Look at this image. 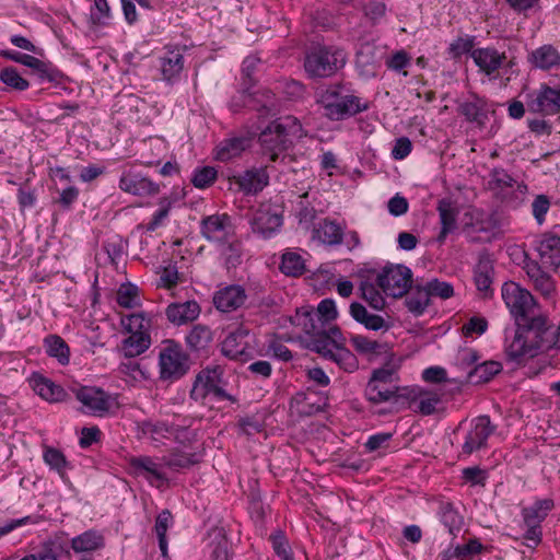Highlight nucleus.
Listing matches in <instances>:
<instances>
[{
    "label": "nucleus",
    "instance_id": "obj_1",
    "mask_svg": "<svg viewBox=\"0 0 560 560\" xmlns=\"http://www.w3.org/2000/svg\"><path fill=\"white\" fill-rule=\"evenodd\" d=\"M302 131L301 122L293 116H284L273 120L259 135L262 153L268 155L271 162H276L278 159L283 162L289 158L284 152L294 139L302 137Z\"/></svg>",
    "mask_w": 560,
    "mask_h": 560
},
{
    "label": "nucleus",
    "instance_id": "obj_2",
    "mask_svg": "<svg viewBox=\"0 0 560 560\" xmlns=\"http://www.w3.org/2000/svg\"><path fill=\"white\" fill-rule=\"evenodd\" d=\"M317 103L323 106L325 116L332 120H341L369 108L368 103H363L360 97L342 94L338 85L318 92Z\"/></svg>",
    "mask_w": 560,
    "mask_h": 560
},
{
    "label": "nucleus",
    "instance_id": "obj_3",
    "mask_svg": "<svg viewBox=\"0 0 560 560\" xmlns=\"http://www.w3.org/2000/svg\"><path fill=\"white\" fill-rule=\"evenodd\" d=\"M516 325L526 337H529V342L537 352L560 349V322L555 326L546 315L533 313Z\"/></svg>",
    "mask_w": 560,
    "mask_h": 560
},
{
    "label": "nucleus",
    "instance_id": "obj_4",
    "mask_svg": "<svg viewBox=\"0 0 560 560\" xmlns=\"http://www.w3.org/2000/svg\"><path fill=\"white\" fill-rule=\"evenodd\" d=\"M347 55L343 49L319 47L306 54L304 69L312 78L332 75L346 63Z\"/></svg>",
    "mask_w": 560,
    "mask_h": 560
},
{
    "label": "nucleus",
    "instance_id": "obj_5",
    "mask_svg": "<svg viewBox=\"0 0 560 560\" xmlns=\"http://www.w3.org/2000/svg\"><path fill=\"white\" fill-rule=\"evenodd\" d=\"M222 375L223 371L220 366L200 371L190 390V398L202 404L210 395L218 399L234 400L224 389Z\"/></svg>",
    "mask_w": 560,
    "mask_h": 560
},
{
    "label": "nucleus",
    "instance_id": "obj_6",
    "mask_svg": "<svg viewBox=\"0 0 560 560\" xmlns=\"http://www.w3.org/2000/svg\"><path fill=\"white\" fill-rule=\"evenodd\" d=\"M75 398L82 404L83 412L96 417L108 416L119 408L115 396L95 386L79 388L75 392Z\"/></svg>",
    "mask_w": 560,
    "mask_h": 560
},
{
    "label": "nucleus",
    "instance_id": "obj_7",
    "mask_svg": "<svg viewBox=\"0 0 560 560\" xmlns=\"http://www.w3.org/2000/svg\"><path fill=\"white\" fill-rule=\"evenodd\" d=\"M501 295L516 324L535 313L536 301L534 296L516 282H505L502 285Z\"/></svg>",
    "mask_w": 560,
    "mask_h": 560
},
{
    "label": "nucleus",
    "instance_id": "obj_8",
    "mask_svg": "<svg viewBox=\"0 0 560 560\" xmlns=\"http://www.w3.org/2000/svg\"><path fill=\"white\" fill-rule=\"evenodd\" d=\"M376 282L385 294L393 298H401L411 288L412 272L406 266L390 265L377 275Z\"/></svg>",
    "mask_w": 560,
    "mask_h": 560
},
{
    "label": "nucleus",
    "instance_id": "obj_9",
    "mask_svg": "<svg viewBox=\"0 0 560 560\" xmlns=\"http://www.w3.org/2000/svg\"><path fill=\"white\" fill-rule=\"evenodd\" d=\"M248 329L238 327L231 331L221 343L222 353L236 361L247 362L254 355Z\"/></svg>",
    "mask_w": 560,
    "mask_h": 560
},
{
    "label": "nucleus",
    "instance_id": "obj_10",
    "mask_svg": "<svg viewBox=\"0 0 560 560\" xmlns=\"http://www.w3.org/2000/svg\"><path fill=\"white\" fill-rule=\"evenodd\" d=\"M526 107L530 113L553 115L560 112V88L541 85L539 90L527 94Z\"/></svg>",
    "mask_w": 560,
    "mask_h": 560
},
{
    "label": "nucleus",
    "instance_id": "obj_11",
    "mask_svg": "<svg viewBox=\"0 0 560 560\" xmlns=\"http://www.w3.org/2000/svg\"><path fill=\"white\" fill-rule=\"evenodd\" d=\"M495 429L497 427L491 423L488 416L475 418L463 444V453L470 455L476 451L485 448L489 436L494 433Z\"/></svg>",
    "mask_w": 560,
    "mask_h": 560
},
{
    "label": "nucleus",
    "instance_id": "obj_12",
    "mask_svg": "<svg viewBox=\"0 0 560 560\" xmlns=\"http://www.w3.org/2000/svg\"><path fill=\"white\" fill-rule=\"evenodd\" d=\"M119 188L138 197L155 196L160 192L159 184L133 170H125L119 179Z\"/></svg>",
    "mask_w": 560,
    "mask_h": 560
},
{
    "label": "nucleus",
    "instance_id": "obj_13",
    "mask_svg": "<svg viewBox=\"0 0 560 560\" xmlns=\"http://www.w3.org/2000/svg\"><path fill=\"white\" fill-rule=\"evenodd\" d=\"M200 233L209 242L224 244L233 236L230 217L212 214L203 218L200 223Z\"/></svg>",
    "mask_w": 560,
    "mask_h": 560
},
{
    "label": "nucleus",
    "instance_id": "obj_14",
    "mask_svg": "<svg viewBox=\"0 0 560 560\" xmlns=\"http://www.w3.org/2000/svg\"><path fill=\"white\" fill-rule=\"evenodd\" d=\"M160 368L162 378H178L187 372V358L178 346L170 345L160 352Z\"/></svg>",
    "mask_w": 560,
    "mask_h": 560
},
{
    "label": "nucleus",
    "instance_id": "obj_15",
    "mask_svg": "<svg viewBox=\"0 0 560 560\" xmlns=\"http://www.w3.org/2000/svg\"><path fill=\"white\" fill-rule=\"evenodd\" d=\"M130 469L136 476L144 477L151 485L161 487L167 481V477L161 470L164 466L161 463H156L150 456H132L128 459Z\"/></svg>",
    "mask_w": 560,
    "mask_h": 560
},
{
    "label": "nucleus",
    "instance_id": "obj_16",
    "mask_svg": "<svg viewBox=\"0 0 560 560\" xmlns=\"http://www.w3.org/2000/svg\"><path fill=\"white\" fill-rule=\"evenodd\" d=\"M255 233L269 237L282 225V217L269 203H262L249 221Z\"/></svg>",
    "mask_w": 560,
    "mask_h": 560
},
{
    "label": "nucleus",
    "instance_id": "obj_17",
    "mask_svg": "<svg viewBox=\"0 0 560 560\" xmlns=\"http://www.w3.org/2000/svg\"><path fill=\"white\" fill-rule=\"evenodd\" d=\"M232 180L245 195H256L268 185L269 176L266 167H253L233 176Z\"/></svg>",
    "mask_w": 560,
    "mask_h": 560
},
{
    "label": "nucleus",
    "instance_id": "obj_18",
    "mask_svg": "<svg viewBox=\"0 0 560 560\" xmlns=\"http://www.w3.org/2000/svg\"><path fill=\"white\" fill-rule=\"evenodd\" d=\"M246 299L247 295L242 285L231 284L215 292L213 303L219 311L228 313L241 307Z\"/></svg>",
    "mask_w": 560,
    "mask_h": 560
},
{
    "label": "nucleus",
    "instance_id": "obj_19",
    "mask_svg": "<svg viewBox=\"0 0 560 560\" xmlns=\"http://www.w3.org/2000/svg\"><path fill=\"white\" fill-rule=\"evenodd\" d=\"M252 140L246 136H233L223 139L214 149V158L228 162L242 155L250 147Z\"/></svg>",
    "mask_w": 560,
    "mask_h": 560
},
{
    "label": "nucleus",
    "instance_id": "obj_20",
    "mask_svg": "<svg viewBox=\"0 0 560 560\" xmlns=\"http://www.w3.org/2000/svg\"><path fill=\"white\" fill-rule=\"evenodd\" d=\"M471 58L480 71L487 75L497 72L506 61L505 52H499L495 48H477L471 51Z\"/></svg>",
    "mask_w": 560,
    "mask_h": 560
},
{
    "label": "nucleus",
    "instance_id": "obj_21",
    "mask_svg": "<svg viewBox=\"0 0 560 560\" xmlns=\"http://www.w3.org/2000/svg\"><path fill=\"white\" fill-rule=\"evenodd\" d=\"M537 250L546 269H557L560 266V236L546 233L542 235Z\"/></svg>",
    "mask_w": 560,
    "mask_h": 560
},
{
    "label": "nucleus",
    "instance_id": "obj_22",
    "mask_svg": "<svg viewBox=\"0 0 560 560\" xmlns=\"http://www.w3.org/2000/svg\"><path fill=\"white\" fill-rule=\"evenodd\" d=\"M438 212L440 215L441 231L436 237L440 244H443L446 236L457 229V217L458 209L455 207L452 200L441 199L438 202Z\"/></svg>",
    "mask_w": 560,
    "mask_h": 560
},
{
    "label": "nucleus",
    "instance_id": "obj_23",
    "mask_svg": "<svg viewBox=\"0 0 560 560\" xmlns=\"http://www.w3.org/2000/svg\"><path fill=\"white\" fill-rule=\"evenodd\" d=\"M139 428L143 436L159 443H161L163 439L180 440L179 432L186 433L185 430H179V425L167 424L161 421H143ZM187 434H185V436Z\"/></svg>",
    "mask_w": 560,
    "mask_h": 560
},
{
    "label": "nucleus",
    "instance_id": "obj_24",
    "mask_svg": "<svg viewBox=\"0 0 560 560\" xmlns=\"http://www.w3.org/2000/svg\"><path fill=\"white\" fill-rule=\"evenodd\" d=\"M508 358L516 363H521L525 358H533L537 354V350L529 342V337L517 327L513 340L505 349Z\"/></svg>",
    "mask_w": 560,
    "mask_h": 560
},
{
    "label": "nucleus",
    "instance_id": "obj_25",
    "mask_svg": "<svg viewBox=\"0 0 560 560\" xmlns=\"http://www.w3.org/2000/svg\"><path fill=\"white\" fill-rule=\"evenodd\" d=\"M200 314V307L196 301L174 303L167 306L166 316L170 322L183 325L195 320Z\"/></svg>",
    "mask_w": 560,
    "mask_h": 560
},
{
    "label": "nucleus",
    "instance_id": "obj_26",
    "mask_svg": "<svg viewBox=\"0 0 560 560\" xmlns=\"http://www.w3.org/2000/svg\"><path fill=\"white\" fill-rule=\"evenodd\" d=\"M30 383L42 398L50 402L61 401L66 395L65 390L40 374H33Z\"/></svg>",
    "mask_w": 560,
    "mask_h": 560
},
{
    "label": "nucleus",
    "instance_id": "obj_27",
    "mask_svg": "<svg viewBox=\"0 0 560 560\" xmlns=\"http://www.w3.org/2000/svg\"><path fill=\"white\" fill-rule=\"evenodd\" d=\"M487 112L486 102L476 95L458 105V113L468 121L476 122L478 126L486 124L488 119Z\"/></svg>",
    "mask_w": 560,
    "mask_h": 560
},
{
    "label": "nucleus",
    "instance_id": "obj_28",
    "mask_svg": "<svg viewBox=\"0 0 560 560\" xmlns=\"http://www.w3.org/2000/svg\"><path fill=\"white\" fill-rule=\"evenodd\" d=\"M184 68V56L179 50L165 51L160 57V69L163 80L172 82L177 79Z\"/></svg>",
    "mask_w": 560,
    "mask_h": 560
},
{
    "label": "nucleus",
    "instance_id": "obj_29",
    "mask_svg": "<svg viewBox=\"0 0 560 560\" xmlns=\"http://www.w3.org/2000/svg\"><path fill=\"white\" fill-rule=\"evenodd\" d=\"M474 280L478 291L485 296L492 294L493 264L488 256H481L474 269Z\"/></svg>",
    "mask_w": 560,
    "mask_h": 560
},
{
    "label": "nucleus",
    "instance_id": "obj_30",
    "mask_svg": "<svg viewBox=\"0 0 560 560\" xmlns=\"http://www.w3.org/2000/svg\"><path fill=\"white\" fill-rule=\"evenodd\" d=\"M343 229L336 221L329 219H324L314 230V236L329 246L340 245L343 242Z\"/></svg>",
    "mask_w": 560,
    "mask_h": 560
},
{
    "label": "nucleus",
    "instance_id": "obj_31",
    "mask_svg": "<svg viewBox=\"0 0 560 560\" xmlns=\"http://www.w3.org/2000/svg\"><path fill=\"white\" fill-rule=\"evenodd\" d=\"M528 61L536 68L549 70L560 66V54L551 45H544L530 52Z\"/></svg>",
    "mask_w": 560,
    "mask_h": 560
},
{
    "label": "nucleus",
    "instance_id": "obj_32",
    "mask_svg": "<svg viewBox=\"0 0 560 560\" xmlns=\"http://www.w3.org/2000/svg\"><path fill=\"white\" fill-rule=\"evenodd\" d=\"M104 546V537L97 530H86L71 539V548L74 552L94 551Z\"/></svg>",
    "mask_w": 560,
    "mask_h": 560
},
{
    "label": "nucleus",
    "instance_id": "obj_33",
    "mask_svg": "<svg viewBox=\"0 0 560 560\" xmlns=\"http://www.w3.org/2000/svg\"><path fill=\"white\" fill-rule=\"evenodd\" d=\"M350 315L362 324L366 329L380 330L385 327V320L381 315L371 314L361 303L352 302L350 305Z\"/></svg>",
    "mask_w": 560,
    "mask_h": 560
},
{
    "label": "nucleus",
    "instance_id": "obj_34",
    "mask_svg": "<svg viewBox=\"0 0 560 560\" xmlns=\"http://www.w3.org/2000/svg\"><path fill=\"white\" fill-rule=\"evenodd\" d=\"M552 509L553 501L551 499H542L536 501L532 506L523 509L522 515L524 524L540 526L548 512Z\"/></svg>",
    "mask_w": 560,
    "mask_h": 560
},
{
    "label": "nucleus",
    "instance_id": "obj_35",
    "mask_svg": "<svg viewBox=\"0 0 560 560\" xmlns=\"http://www.w3.org/2000/svg\"><path fill=\"white\" fill-rule=\"evenodd\" d=\"M46 353L57 359V361L66 365L70 361V348L67 342L58 335H48L44 339Z\"/></svg>",
    "mask_w": 560,
    "mask_h": 560
},
{
    "label": "nucleus",
    "instance_id": "obj_36",
    "mask_svg": "<svg viewBox=\"0 0 560 560\" xmlns=\"http://www.w3.org/2000/svg\"><path fill=\"white\" fill-rule=\"evenodd\" d=\"M150 345V334H129L122 341L121 351L125 357L135 358L145 352Z\"/></svg>",
    "mask_w": 560,
    "mask_h": 560
},
{
    "label": "nucleus",
    "instance_id": "obj_37",
    "mask_svg": "<svg viewBox=\"0 0 560 560\" xmlns=\"http://www.w3.org/2000/svg\"><path fill=\"white\" fill-rule=\"evenodd\" d=\"M401 359H390L382 368L372 372L370 381L395 386L399 380L398 370L400 369Z\"/></svg>",
    "mask_w": 560,
    "mask_h": 560
},
{
    "label": "nucleus",
    "instance_id": "obj_38",
    "mask_svg": "<svg viewBox=\"0 0 560 560\" xmlns=\"http://www.w3.org/2000/svg\"><path fill=\"white\" fill-rule=\"evenodd\" d=\"M200 455L197 453H184L180 451H174L168 455L161 457L162 464L170 469L180 470L189 468L190 466L199 462Z\"/></svg>",
    "mask_w": 560,
    "mask_h": 560
},
{
    "label": "nucleus",
    "instance_id": "obj_39",
    "mask_svg": "<svg viewBox=\"0 0 560 560\" xmlns=\"http://www.w3.org/2000/svg\"><path fill=\"white\" fill-rule=\"evenodd\" d=\"M502 365L495 361H488L476 365L467 374V381L472 384L487 383L500 373Z\"/></svg>",
    "mask_w": 560,
    "mask_h": 560
},
{
    "label": "nucleus",
    "instance_id": "obj_40",
    "mask_svg": "<svg viewBox=\"0 0 560 560\" xmlns=\"http://www.w3.org/2000/svg\"><path fill=\"white\" fill-rule=\"evenodd\" d=\"M393 389L394 386L369 380L364 389V396L372 404L392 401L395 397Z\"/></svg>",
    "mask_w": 560,
    "mask_h": 560
},
{
    "label": "nucleus",
    "instance_id": "obj_41",
    "mask_svg": "<svg viewBox=\"0 0 560 560\" xmlns=\"http://www.w3.org/2000/svg\"><path fill=\"white\" fill-rule=\"evenodd\" d=\"M430 303V296L424 287L416 285L415 290L407 296L405 304L409 312L419 316L424 313Z\"/></svg>",
    "mask_w": 560,
    "mask_h": 560
},
{
    "label": "nucleus",
    "instance_id": "obj_42",
    "mask_svg": "<svg viewBox=\"0 0 560 560\" xmlns=\"http://www.w3.org/2000/svg\"><path fill=\"white\" fill-rule=\"evenodd\" d=\"M329 360L348 373H353L359 368L357 357L342 343L336 347Z\"/></svg>",
    "mask_w": 560,
    "mask_h": 560
},
{
    "label": "nucleus",
    "instance_id": "obj_43",
    "mask_svg": "<svg viewBox=\"0 0 560 560\" xmlns=\"http://www.w3.org/2000/svg\"><path fill=\"white\" fill-rule=\"evenodd\" d=\"M221 255L224 260V265L228 269L236 268L242 264L243 248L242 243L235 240L233 236L225 242Z\"/></svg>",
    "mask_w": 560,
    "mask_h": 560
},
{
    "label": "nucleus",
    "instance_id": "obj_44",
    "mask_svg": "<svg viewBox=\"0 0 560 560\" xmlns=\"http://www.w3.org/2000/svg\"><path fill=\"white\" fill-rule=\"evenodd\" d=\"M440 518L451 535H455L463 526V517L451 503H442L440 506Z\"/></svg>",
    "mask_w": 560,
    "mask_h": 560
},
{
    "label": "nucleus",
    "instance_id": "obj_45",
    "mask_svg": "<svg viewBox=\"0 0 560 560\" xmlns=\"http://www.w3.org/2000/svg\"><path fill=\"white\" fill-rule=\"evenodd\" d=\"M280 270L287 276H301L305 271L304 259L296 253L287 252L282 255Z\"/></svg>",
    "mask_w": 560,
    "mask_h": 560
},
{
    "label": "nucleus",
    "instance_id": "obj_46",
    "mask_svg": "<svg viewBox=\"0 0 560 560\" xmlns=\"http://www.w3.org/2000/svg\"><path fill=\"white\" fill-rule=\"evenodd\" d=\"M173 523V516L168 510H163L156 517L155 521V533L159 539V547L163 556L167 552V539L166 532Z\"/></svg>",
    "mask_w": 560,
    "mask_h": 560
},
{
    "label": "nucleus",
    "instance_id": "obj_47",
    "mask_svg": "<svg viewBox=\"0 0 560 560\" xmlns=\"http://www.w3.org/2000/svg\"><path fill=\"white\" fill-rule=\"evenodd\" d=\"M341 343V339L329 338V336H325V332H323L311 339V349L329 360L336 347Z\"/></svg>",
    "mask_w": 560,
    "mask_h": 560
},
{
    "label": "nucleus",
    "instance_id": "obj_48",
    "mask_svg": "<svg viewBox=\"0 0 560 560\" xmlns=\"http://www.w3.org/2000/svg\"><path fill=\"white\" fill-rule=\"evenodd\" d=\"M121 325L129 334H149L150 319L142 313H136L121 317Z\"/></svg>",
    "mask_w": 560,
    "mask_h": 560
},
{
    "label": "nucleus",
    "instance_id": "obj_49",
    "mask_svg": "<svg viewBox=\"0 0 560 560\" xmlns=\"http://www.w3.org/2000/svg\"><path fill=\"white\" fill-rule=\"evenodd\" d=\"M212 340L211 331L208 327L196 325L186 336L187 345L194 349L199 350L205 348Z\"/></svg>",
    "mask_w": 560,
    "mask_h": 560
},
{
    "label": "nucleus",
    "instance_id": "obj_50",
    "mask_svg": "<svg viewBox=\"0 0 560 560\" xmlns=\"http://www.w3.org/2000/svg\"><path fill=\"white\" fill-rule=\"evenodd\" d=\"M418 401V411L424 416L434 413L438 405L441 402V395L438 392H427L420 389Z\"/></svg>",
    "mask_w": 560,
    "mask_h": 560
},
{
    "label": "nucleus",
    "instance_id": "obj_51",
    "mask_svg": "<svg viewBox=\"0 0 560 560\" xmlns=\"http://www.w3.org/2000/svg\"><path fill=\"white\" fill-rule=\"evenodd\" d=\"M0 81L16 91H25L30 86L28 81L13 67H5L0 71Z\"/></svg>",
    "mask_w": 560,
    "mask_h": 560
},
{
    "label": "nucleus",
    "instance_id": "obj_52",
    "mask_svg": "<svg viewBox=\"0 0 560 560\" xmlns=\"http://www.w3.org/2000/svg\"><path fill=\"white\" fill-rule=\"evenodd\" d=\"M359 290L361 298L364 299L371 307L377 311L384 307L385 301L372 282L361 281Z\"/></svg>",
    "mask_w": 560,
    "mask_h": 560
},
{
    "label": "nucleus",
    "instance_id": "obj_53",
    "mask_svg": "<svg viewBox=\"0 0 560 560\" xmlns=\"http://www.w3.org/2000/svg\"><path fill=\"white\" fill-rule=\"evenodd\" d=\"M44 460L50 466V468L57 470L62 479H65L68 462L59 450L54 447L46 448L44 452Z\"/></svg>",
    "mask_w": 560,
    "mask_h": 560
},
{
    "label": "nucleus",
    "instance_id": "obj_54",
    "mask_svg": "<svg viewBox=\"0 0 560 560\" xmlns=\"http://www.w3.org/2000/svg\"><path fill=\"white\" fill-rule=\"evenodd\" d=\"M116 300L121 307H135L139 304L138 288L132 284H122L117 291Z\"/></svg>",
    "mask_w": 560,
    "mask_h": 560
},
{
    "label": "nucleus",
    "instance_id": "obj_55",
    "mask_svg": "<svg viewBox=\"0 0 560 560\" xmlns=\"http://www.w3.org/2000/svg\"><path fill=\"white\" fill-rule=\"evenodd\" d=\"M350 341L355 351L361 354H372L380 352L381 345L377 341L369 339L362 335H351Z\"/></svg>",
    "mask_w": 560,
    "mask_h": 560
},
{
    "label": "nucleus",
    "instance_id": "obj_56",
    "mask_svg": "<svg viewBox=\"0 0 560 560\" xmlns=\"http://www.w3.org/2000/svg\"><path fill=\"white\" fill-rule=\"evenodd\" d=\"M429 296H438L441 299H450L454 294L453 285L445 281L432 279L424 285Z\"/></svg>",
    "mask_w": 560,
    "mask_h": 560
},
{
    "label": "nucleus",
    "instance_id": "obj_57",
    "mask_svg": "<svg viewBox=\"0 0 560 560\" xmlns=\"http://www.w3.org/2000/svg\"><path fill=\"white\" fill-rule=\"evenodd\" d=\"M20 63L36 71L40 79H47L49 81L54 79L48 65L34 56L23 54Z\"/></svg>",
    "mask_w": 560,
    "mask_h": 560
},
{
    "label": "nucleus",
    "instance_id": "obj_58",
    "mask_svg": "<svg viewBox=\"0 0 560 560\" xmlns=\"http://www.w3.org/2000/svg\"><path fill=\"white\" fill-rule=\"evenodd\" d=\"M217 178V171L214 167L205 166L199 170H196L191 183L197 188H207L209 187Z\"/></svg>",
    "mask_w": 560,
    "mask_h": 560
},
{
    "label": "nucleus",
    "instance_id": "obj_59",
    "mask_svg": "<svg viewBox=\"0 0 560 560\" xmlns=\"http://www.w3.org/2000/svg\"><path fill=\"white\" fill-rule=\"evenodd\" d=\"M475 45V37L474 36H464V37H458L456 38L455 40H453L451 44H450V47H448V52L454 57V58H457V57H460L462 55L466 54V52H470L472 51V47Z\"/></svg>",
    "mask_w": 560,
    "mask_h": 560
},
{
    "label": "nucleus",
    "instance_id": "obj_60",
    "mask_svg": "<svg viewBox=\"0 0 560 560\" xmlns=\"http://www.w3.org/2000/svg\"><path fill=\"white\" fill-rule=\"evenodd\" d=\"M109 19V5L107 0H94L91 9V21L95 25H105Z\"/></svg>",
    "mask_w": 560,
    "mask_h": 560
},
{
    "label": "nucleus",
    "instance_id": "obj_61",
    "mask_svg": "<svg viewBox=\"0 0 560 560\" xmlns=\"http://www.w3.org/2000/svg\"><path fill=\"white\" fill-rule=\"evenodd\" d=\"M482 545L477 539H470L465 545H457L455 547L456 559L467 560L482 550Z\"/></svg>",
    "mask_w": 560,
    "mask_h": 560
},
{
    "label": "nucleus",
    "instance_id": "obj_62",
    "mask_svg": "<svg viewBox=\"0 0 560 560\" xmlns=\"http://www.w3.org/2000/svg\"><path fill=\"white\" fill-rule=\"evenodd\" d=\"M410 61L411 57L405 50H398L385 61V65L388 69L400 72L410 65Z\"/></svg>",
    "mask_w": 560,
    "mask_h": 560
},
{
    "label": "nucleus",
    "instance_id": "obj_63",
    "mask_svg": "<svg viewBox=\"0 0 560 560\" xmlns=\"http://www.w3.org/2000/svg\"><path fill=\"white\" fill-rule=\"evenodd\" d=\"M325 322L319 318V316H315V314L306 313L305 314V323H304V331L314 338L323 332H325Z\"/></svg>",
    "mask_w": 560,
    "mask_h": 560
},
{
    "label": "nucleus",
    "instance_id": "obj_64",
    "mask_svg": "<svg viewBox=\"0 0 560 560\" xmlns=\"http://www.w3.org/2000/svg\"><path fill=\"white\" fill-rule=\"evenodd\" d=\"M550 208V201L547 196L545 195H538L533 203H532V211L533 215L536 219V221L541 224L545 221V215L548 212Z\"/></svg>",
    "mask_w": 560,
    "mask_h": 560
}]
</instances>
